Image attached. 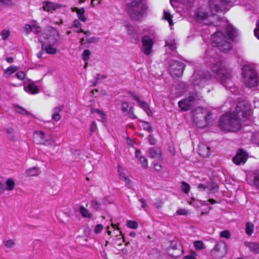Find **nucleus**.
Segmentation results:
<instances>
[{
    "label": "nucleus",
    "mask_w": 259,
    "mask_h": 259,
    "mask_svg": "<svg viewBox=\"0 0 259 259\" xmlns=\"http://www.w3.org/2000/svg\"><path fill=\"white\" fill-rule=\"evenodd\" d=\"M90 55H91L90 51L88 49H85L83 51V52L81 55V58L84 61H88L90 59Z\"/></svg>",
    "instance_id": "obj_42"
},
{
    "label": "nucleus",
    "mask_w": 259,
    "mask_h": 259,
    "mask_svg": "<svg viewBox=\"0 0 259 259\" xmlns=\"http://www.w3.org/2000/svg\"><path fill=\"white\" fill-rule=\"evenodd\" d=\"M31 27L32 28V32L35 34H38L41 31V27L38 25V23L35 20H32L30 22Z\"/></svg>",
    "instance_id": "obj_31"
},
{
    "label": "nucleus",
    "mask_w": 259,
    "mask_h": 259,
    "mask_svg": "<svg viewBox=\"0 0 259 259\" xmlns=\"http://www.w3.org/2000/svg\"><path fill=\"white\" fill-rule=\"evenodd\" d=\"M177 213L179 215H186L188 214V211L186 209L182 208L177 210Z\"/></svg>",
    "instance_id": "obj_58"
},
{
    "label": "nucleus",
    "mask_w": 259,
    "mask_h": 259,
    "mask_svg": "<svg viewBox=\"0 0 259 259\" xmlns=\"http://www.w3.org/2000/svg\"><path fill=\"white\" fill-rule=\"evenodd\" d=\"M254 33L255 37L259 39V25L257 28L254 30Z\"/></svg>",
    "instance_id": "obj_64"
},
{
    "label": "nucleus",
    "mask_w": 259,
    "mask_h": 259,
    "mask_svg": "<svg viewBox=\"0 0 259 259\" xmlns=\"http://www.w3.org/2000/svg\"><path fill=\"white\" fill-rule=\"evenodd\" d=\"M134 108L133 107H131L130 108V110H129V112H130V114H129V117L131 118H133V119H135L136 118V116L135 115L134 113Z\"/></svg>",
    "instance_id": "obj_61"
},
{
    "label": "nucleus",
    "mask_w": 259,
    "mask_h": 259,
    "mask_svg": "<svg viewBox=\"0 0 259 259\" xmlns=\"http://www.w3.org/2000/svg\"><path fill=\"white\" fill-rule=\"evenodd\" d=\"M17 112L22 115H28L29 113L27 111H26L25 109L21 107L17 106Z\"/></svg>",
    "instance_id": "obj_50"
},
{
    "label": "nucleus",
    "mask_w": 259,
    "mask_h": 259,
    "mask_svg": "<svg viewBox=\"0 0 259 259\" xmlns=\"http://www.w3.org/2000/svg\"><path fill=\"white\" fill-rule=\"evenodd\" d=\"M35 140L36 143L39 144H44L46 146L51 145L54 140L49 136H45L42 132H35Z\"/></svg>",
    "instance_id": "obj_12"
},
{
    "label": "nucleus",
    "mask_w": 259,
    "mask_h": 259,
    "mask_svg": "<svg viewBox=\"0 0 259 259\" xmlns=\"http://www.w3.org/2000/svg\"><path fill=\"white\" fill-rule=\"evenodd\" d=\"M227 252L226 243L220 241L211 251V255L213 259H221Z\"/></svg>",
    "instance_id": "obj_9"
},
{
    "label": "nucleus",
    "mask_w": 259,
    "mask_h": 259,
    "mask_svg": "<svg viewBox=\"0 0 259 259\" xmlns=\"http://www.w3.org/2000/svg\"><path fill=\"white\" fill-rule=\"evenodd\" d=\"M210 77V74L209 72L205 73V75L202 71H197L194 73L192 76V80H193V83L195 85H198L200 81L203 79H209Z\"/></svg>",
    "instance_id": "obj_18"
},
{
    "label": "nucleus",
    "mask_w": 259,
    "mask_h": 259,
    "mask_svg": "<svg viewBox=\"0 0 259 259\" xmlns=\"http://www.w3.org/2000/svg\"><path fill=\"white\" fill-rule=\"evenodd\" d=\"M212 45L217 48V50L213 51L208 49L205 52V57L211 63V70L215 74V77L225 87L227 79V71L225 68V62L222 58L215 55V52L226 53L227 50V37L224 33L222 31H217L211 36Z\"/></svg>",
    "instance_id": "obj_1"
},
{
    "label": "nucleus",
    "mask_w": 259,
    "mask_h": 259,
    "mask_svg": "<svg viewBox=\"0 0 259 259\" xmlns=\"http://www.w3.org/2000/svg\"><path fill=\"white\" fill-rule=\"evenodd\" d=\"M127 33L131 41L134 44L139 41V36L135 28L133 26L128 27Z\"/></svg>",
    "instance_id": "obj_21"
},
{
    "label": "nucleus",
    "mask_w": 259,
    "mask_h": 259,
    "mask_svg": "<svg viewBox=\"0 0 259 259\" xmlns=\"http://www.w3.org/2000/svg\"><path fill=\"white\" fill-rule=\"evenodd\" d=\"M7 134V137L9 140L14 141L16 140V137L14 134V129L11 127H8L5 130Z\"/></svg>",
    "instance_id": "obj_34"
},
{
    "label": "nucleus",
    "mask_w": 259,
    "mask_h": 259,
    "mask_svg": "<svg viewBox=\"0 0 259 259\" xmlns=\"http://www.w3.org/2000/svg\"><path fill=\"white\" fill-rule=\"evenodd\" d=\"M138 104L139 107L143 109L148 116H150L152 114L149 106L145 102L140 100L138 102Z\"/></svg>",
    "instance_id": "obj_32"
},
{
    "label": "nucleus",
    "mask_w": 259,
    "mask_h": 259,
    "mask_svg": "<svg viewBox=\"0 0 259 259\" xmlns=\"http://www.w3.org/2000/svg\"><path fill=\"white\" fill-rule=\"evenodd\" d=\"M253 182L256 188L259 189V170L254 172Z\"/></svg>",
    "instance_id": "obj_39"
},
{
    "label": "nucleus",
    "mask_w": 259,
    "mask_h": 259,
    "mask_svg": "<svg viewBox=\"0 0 259 259\" xmlns=\"http://www.w3.org/2000/svg\"><path fill=\"white\" fill-rule=\"evenodd\" d=\"M148 6L145 0H135L127 6V11L131 18L136 21L141 20L146 14Z\"/></svg>",
    "instance_id": "obj_3"
},
{
    "label": "nucleus",
    "mask_w": 259,
    "mask_h": 259,
    "mask_svg": "<svg viewBox=\"0 0 259 259\" xmlns=\"http://www.w3.org/2000/svg\"><path fill=\"white\" fill-rule=\"evenodd\" d=\"M57 8V4L50 2H45L43 3V9L45 11H52L56 10Z\"/></svg>",
    "instance_id": "obj_27"
},
{
    "label": "nucleus",
    "mask_w": 259,
    "mask_h": 259,
    "mask_svg": "<svg viewBox=\"0 0 259 259\" xmlns=\"http://www.w3.org/2000/svg\"><path fill=\"white\" fill-rule=\"evenodd\" d=\"M193 244L196 250H202L204 248V244L201 241H195L193 242Z\"/></svg>",
    "instance_id": "obj_41"
},
{
    "label": "nucleus",
    "mask_w": 259,
    "mask_h": 259,
    "mask_svg": "<svg viewBox=\"0 0 259 259\" xmlns=\"http://www.w3.org/2000/svg\"><path fill=\"white\" fill-rule=\"evenodd\" d=\"M75 11L76 12L78 18L82 22H84L87 20V18L84 15L85 10L83 8H75Z\"/></svg>",
    "instance_id": "obj_30"
},
{
    "label": "nucleus",
    "mask_w": 259,
    "mask_h": 259,
    "mask_svg": "<svg viewBox=\"0 0 259 259\" xmlns=\"http://www.w3.org/2000/svg\"><path fill=\"white\" fill-rule=\"evenodd\" d=\"M181 189L183 192L186 194L188 193L190 189V185L184 181H183L181 183Z\"/></svg>",
    "instance_id": "obj_43"
},
{
    "label": "nucleus",
    "mask_w": 259,
    "mask_h": 259,
    "mask_svg": "<svg viewBox=\"0 0 259 259\" xmlns=\"http://www.w3.org/2000/svg\"><path fill=\"white\" fill-rule=\"evenodd\" d=\"M92 113H97L98 114L101 118L102 119H104L106 118V114L101 110L98 109H92L91 110Z\"/></svg>",
    "instance_id": "obj_44"
},
{
    "label": "nucleus",
    "mask_w": 259,
    "mask_h": 259,
    "mask_svg": "<svg viewBox=\"0 0 259 259\" xmlns=\"http://www.w3.org/2000/svg\"><path fill=\"white\" fill-rule=\"evenodd\" d=\"M103 226L101 224H98L94 229V233L96 234H99L101 232Z\"/></svg>",
    "instance_id": "obj_52"
},
{
    "label": "nucleus",
    "mask_w": 259,
    "mask_h": 259,
    "mask_svg": "<svg viewBox=\"0 0 259 259\" xmlns=\"http://www.w3.org/2000/svg\"><path fill=\"white\" fill-rule=\"evenodd\" d=\"M236 113L228 112V133H237L241 128L240 118Z\"/></svg>",
    "instance_id": "obj_6"
},
{
    "label": "nucleus",
    "mask_w": 259,
    "mask_h": 259,
    "mask_svg": "<svg viewBox=\"0 0 259 259\" xmlns=\"http://www.w3.org/2000/svg\"><path fill=\"white\" fill-rule=\"evenodd\" d=\"M7 187L6 189L9 191H12L15 186V182L12 179H8L7 180L6 182Z\"/></svg>",
    "instance_id": "obj_38"
},
{
    "label": "nucleus",
    "mask_w": 259,
    "mask_h": 259,
    "mask_svg": "<svg viewBox=\"0 0 259 259\" xmlns=\"http://www.w3.org/2000/svg\"><path fill=\"white\" fill-rule=\"evenodd\" d=\"M149 154L151 158L156 159L157 161L162 160L161 151L157 147H153L149 149Z\"/></svg>",
    "instance_id": "obj_19"
},
{
    "label": "nucleus",
    "mask_w": 259,
    "mask_h": 259,
    "mask_svg": "<svg viewBox=\"0 0 259 259\" xmlns=\"http://www.w3.org/2000/svg\"><path fill=\"white\" fill-rule=\"evenodd\" d=\"M40 171L38 167L34 166L25 171L24 174L26 177H35L39 175Z\"/></svg>",
    "instance_id": "obj_26"
},
{
    "label": "nucleus",
    "mask_w": 259,
    "mask_h": 259,
    "mask_svg": "<svg viewBox=\"0 0 259 259\" xmlns=\"http://www.w3.org/2000/svg\"><path fill=\"white\" fill-rule=\"evenodd\" d=\"M208 6L211 14L208 15L202 10L199 9L195 13V20L204 25H215V20L220 18L214 13L222 12L226 9L227 0H209Z\"/></svg>",
    "instance_id": "obj_2"
},
{
    "label": "nucleus",
    "mask_w": 259,
    "mask_h": 259,
    "mask_svg": "<svg viewBox=\"0 0 259 259\" xmlns=\"http://www.w3.org/2000/svg\"><path fill=\"white\" fill-rule=\"evenodd\" d=\"M238 37L239 33L237 29L228 22V39L236 43L238 41Z\"/></svg>",
    "instance_id": "obj_16"
},
{
    "label": "nucleus",
    "mask_w": 259,
    "mask_h": 259,
    "mask_svg": "<svg viewBox=\"0 0 259 259\" xmlns=\"http://www.w3.org/2000/svg\"><path fill=\"white\" fill-rule=\"evenodd\" d=\"M4 244L8 248H12L15 245V243L13 239H9L4 241Z\"/></svg>",
    "instance_id": "obj_48"
},
{
    "label": "nucleus",
    "mask_w": 259,
    "mask_h": 259,
    "mask_svg": "<svg viewBox=\"0 0 259 259\" xmlns=\"http://www.w3.org/2000/svg\"><path fill=\"white\" fill-rule=\"evenodd\" d=\"M198 152L201 156L206 157L210 155V148L206 144L201 143L198 145Z\"/></svg>",
    "instance_id": "obj_20"
},
{
    "label": "nucleus",
    "mask_w": 259,
    "mask_h": 259,
    "mask_svg": "<svg viewBox=\"0 0 259 259\" xmlns=\"http://www.w3.org/2000/svg\"><path fill=\"white\" fill-rule=\"evenodd\" d=\"M128 93L132 96V97L135 100L138 102V103L139 102V101L141 100L134 92L132 91H130Z\"/></svg>",
    "instance_id": "obj_60"
},
{
    "label": "nucleus",
    "mask_w": 259,
    "mask_h": 259,
    "mask_svg": "<svg viewBox=\"0 0 259 259\" xmlns=\"http://www.w3.org/2000/svg\"><path fill=\"white\" fill-rule=\"evenodd\" d=\"M230 92L233 94V95H237L239 93L238 89L236 87H230Z\"/></svg>",
    "instance_id": "obj_62"
},
{
    "label": "nucleus",
    "mask_w": 259,
    "mask_h": 259,
    "mask_svg": "<svg viewBox=\"0 0 259 259\" xmlns=\"http://www.w3.org/2000/svg\"><path fill=\"white\" fill-rule=\"evenodd\" d=\"M42 38L45 41L58 42L60 39L58 32L52 27H48L42 33Z\"/></svg>",
    "instance_id": "obj_10"
},
{
    "label": "nucleus",
    "mask_w": 259,
    "mask_h": 259,
    "mask_svg": "<svg viewBox=\"0 0 259 259\" xmlns=\"http://www.w3.org/2000/svg\"><path fill=\"white\" fill-rule=\"evenodd\" d=\"M198 188L201 191L215 193L218 191L219 187L216 183L213 182H207L205 184H200Z\"/></svg>",
    "instance_id": "obj_14"
},
{
    "label": "nucleus",
    "mask_w": 259,
    "mask_h": 259,
    "mask_svg": "<svg viewBox=\"0 0 259 259\" xmlns=\"http://www.w3.org/2000/svg\"><path fill=\"white\" fill-rule=\"evenodd\" d=\"M242 77L243 82L247 88H254L258 84L259 77L255 70L250 65L243 66Z\"/></svg>",
    "instance_id": "obj_4"
},
{
    "label": "nucleus",
    "mask_w": 259,
    "mask_h": 259,
    "mask_svg": "<svg viewBox=\"0 0 259 259\" xmlns=\"http://www.w3.org/2000/svg\"><path fill=\"white\" fill-rule=\"evenodd\" d=\"M227 115L224 114L222 115L219 119L218 126L221 130L226 131L227 130Z\"/></svg>",
    "instance_id": "obj_28"
},
{
    "label": "nucleus",
    "mask_w": 259,
    "mask_h": 259,
    "mask_svg": "<svg viewBox=\"0 0 259 259\" xmlns=\"http://www.w3.org/2000/svg\"><path fill=\"white\" fill-rule=\"evenodd\" d=\"M79 212L82 217L84 218H91L92 217V214L83 206L79 207Z\"/></svg>",
    "instance_id": "obj_35"
},
{
    "label": "nucleus",
    "mask_w": 259,
    "mask_h": 259,
    "mask_svg": "<svg viewBox=\"0 0 259 259\" xmlns=\"http://www.w3.org/2000/svg\"><path fill=\"white\" fill-rule=\"evenodd\" d=\"M199 99V96L196 93L190 94L189 96L179 102V107L183 111L191 110L196 102Z\"/></svg>",
    "instance_id": "obj_7"
},
{
    "label": "nucleus",
    "mask_w": 259,
    "mask_h": 259,
    "mask_svg": "<svg viewBox=\"0 0 259 259\" xmlns=\"http://www.w3.org/2000/svg\"><path fill=\"white\" fill-rule=\"evenodd\" d=\"M3 39H7L10 35V31L7 30H3L1 33Z\"/></svg>",
    "instance_id": "obj_53"
},
{
    "label": "nucleus",
    "mask_w": 259,
    "mask_h": 259,
    "mask_svg": "<svg viewBox=\"0 0 259 259\" xmlns=\"http://www.w3.org/2000/svg\"><path fill=\"white\" fill-rule=\"evenodd\" d=\"M140 162L143 168H146L148 166V161L144 156H140Z\"/></svg>",
    "instance_id": "obj_47"
},
{
    "label": "nucleus",
    "mask_w": 259,
    "mask_h": 259,
    "mask_svg": "<svg viewBox=\"0 0 259 259\" xmlns=\"http://www.w3.org/2000/svg\"><path fill=\"white\" fill-rule=\"evenodd\" d=\"M126 225L128 228L134 229H136L138 226V223L133 221H127Z\"/></svg>",
    "instance_id": "obj_46"
},
{
    "label": "nucleus",
    "mask_w": 259,
    "mask_h": 259,
    "mask_svg": "<svg viewBox=\"0 0 259 259\" xmlns=\"http://www.w3.org/2000/svg\"><path fill=\"white\" fill-rule=\"evenodd\" d=\"M184 67L185 65L183 63L178 61H172L168 70L171 76L179 77L182 74Z\"/></svg>",
    "instance_id": "obj_11"
},
{
    "label": "nucleus",
    "mask_w": 259,
    "mask_h": 259,
    "mask_svg": "<svg viewBox=\"0 0 259 259\" xmlns=\"http://www.w3.org/2000/svg\"><path fill=\"white\" fill-rule=\"evenodd\" d=\"M254 230V225L252 223L247 222L245 224V233L248 235L251 236Z\"/></svg>",
    "instance_id": "obj_36"
},
{
    "label": "nucleus",
    "mask_w": 259,
    "mask_h": 259,
    "mask_svg": "<svg viewBox=\"0 0 259 259\" xmlns=\"http://www.w3.org/2000/svg\"><path fill=\"white\" fill-rule=\"evenodd\" d=\"M17 78L20 80H23L25 79V75L23 71H18L15 75Z\"/></svg>",
    "instance_id": "obj_51"
},
{
    "label": "nucleus",
    "mask_w": 259,
    "mask_h": 259,
    "mask_svg": "<svg viewBox=\"0 0 259 259\" xmlns=\"http://www.w3.org/2000/svg\"><path fill=\"white\" fill-rule=\"evenodd\" d=\"M196 255V253L194 252H193L191 254H188L186 256H185L184 257V259H197L195 257V256Z\"/></svg>",
    "instance_id": "obj_59"
},
{
    "label": "nucleus",
    "mask_w": 259,
    "mask_h": 259,
    "mask_svg": "<svg viewBox=\"0 0 259 259\" xmlns=\"http://www.w3.org/2000/svg\"><path fill=\"white\" fill-rule=\"evenodd\" d=\"M193 115L194 122L200 128L206 127L211 122V113L206 109L198 107Z\"/></svg>",
    "instance_id": "obj_5"
},
{
    "label": "nucleus",
    "mask_w": 259,
    "mask_h": 259,
    "mask_svg": "<svg viewBox=\"0 0 259 259\" xmlns=\"http://www.w3.org/2000/svg\"><path fill=\"white\" fill-rule=\"evenodd\" d=\"M18 69V67L16 66L11 65L7 68L4 71V75L6 77H8L9 75L14 73Z\"/></svg>",
    "instance_id": "obj_33"
},
{
    "label": "nucleus",
    "mask_w": 259,
    "mask_h": 259,
    "mask_svg": "<svg viewBox=\"0 0 259 259\" xmlns=\"http://www.w3.org/2000/svg\"><path fill=\"white\" fill-rule=\"evenodd\" d=\"M248 157V153L243 149H239L235 156L232 158L233 162L237 164H244Z\"/></svg>",
    "instance_id": "obj_15"
},
{
    "label": "nucleus",
    "mask_w": 259,
    "mask_h": 259,
    "mask_svg": "<svg viewBox=\"0 0 259 259\" xmlns=\"http://www.w3.org/2000/svg\"><path fill=\"white\" fill-rule=\"evenodd\" d=\"M99 41V38L96 37H92L88 39L87 42L88 43H97Z\"/></svg>",
    "instance_id": "obj_57"
},
{
    "label": "nucleus",
    "mask_w": 259,
    "mask_h": 259,
    "mask_svg": "<svg viewBox=\"0 0 259 259\" xmlns=\"http://www.w3.org/2000/svg\"><path fill=\"white\" fill-rule=\"evenodd\" d=\"M163 19L167 20L170 25L173 24L171 15L165 10L163 11Z\"/></svg>",
    "instance_id": "obj_40"
},
{
    "label": "nucleus",
    "mask_w": 259,
    "mask_h": 259,
    "mask_svg": "<svg viewBox=\"0 0 259 259\" xmlns=\"http://www.w3.org/2000/svg\"><path fill=\"white\" fill-rule=\"evenodd\" d=\"M25 91L32 95H35L39 92V90L37 85H35L34 82L29 83L27 88L24 87Z\"/></svg>",
    "instance_id": "obj_25"
},
{
    "label": "nucleus",
    "mask_w": 259,
    "mask_h": 259,
    "mask_svg": "<svg viewBox=\"0 0 259 259\" xmlns=\"http://www.w3.org/2000/svg\"><path fill=\"white\" fill-rule=\"evenodd\" d=\"M246 246L249 250L255 253H259V243L256 242H247L246 243Z\"/></svg>",
    "instance_id": "obj_29"
},
{
    "label": "nucleus",
    "mask_w": 259,
    "mask_h": 259,
    "mask_svg": "<svg viewBox=\"0 0 259 259\" xmlns=\"http://www.w3.org/2000/svg\"><path fill=\"white\" fill-rule=\"evenodd\" d=\"M81 24L77 19L75 20L72 23V27L76 28L77 32H83V31L81 28Z\"/></svg>",
    "instance_id": "obj_37"
},
{
    "label": "nucleus",
    "mask_w": 259,
    "mask_h": 259,
    "mask_svg": "<svg viewBox=\"0 0 259 259\" xmlns=\"http://www.w3.org/2000/svg\"><path fill=\"white\" fill-rule=\"evenodd\" d=\"M57 42L51 41H44L41 43V49L48 54L54 55L56 53L57 50L55 47Z\"/></svg>",
    "instance_id": "obj_17"
},
{
    "label": "nucleus",
    "mask_w": 259,
    "mask_h": 259,
    "mask_svg": "<svg viewBox=\"0 0 259 259\" xmlns=\"http://www.w3.org/2000/svg\"><path fill=\"white\" fill-rule=\"evenodd\" d=\"M142 50L144 54L149 55L151 53L154 40L153 38L148 35H144L142 39Z\"/></svg>",
    "instance_id": "obj_13"
},
{
    "label": "nucleus",
    "mask_w": 259,
    "mask_h": 259,
    "mask_svg": "<svg viewBox=\"0 0 259 259\" xmlns=\"http://www.w3.org/2000/svg\"><path fill=\"white\" fill-rule=\"evenodd\" d=\"M166 52L171 53L176 49V44L174 39H170L165 41Z\"/></svg>",
    "instance_id": "obj_24"
},
{
    "label": "nucleus",
    "mask_w": 259,
    "mask_h": 259,
    "mask_svg": "<svg viewBox=\"0 0 259 259\" xmlns=\"http://www.w3.org/2000/svg\"><path fill=\"white\" fill-rule=\"evenodd\" d=\"M63 106L56 107L52 110V119L55 121H58L61 118L60 113L63 110Z\"/></svg>",
    "instance_id": "obj_23"
},
{
    "label": "nucleus",
    "mask_w": 259,
    "mask_h": 259,
    "mask_svg": "<svg viewBox=\"0 0 259 259\" xmlns=\"http://www.w3.org/2000/svg\"><path fill=\"white\" fill-rule=\"evenodd\" d=\"M144 125L143 127L145 130L147 131L149 133H151L152 132V127L150 125L149 122L143 121Z\"/></svg>",
    "instance_id": "obj_54"
},
{
    "label": "nucleus",
    "mask_w": 259,
    "mask_h": 259,
    "mask_svg": "<svg viewBox=\"0 0 259 259\" xmlns=\"http://www.w3.org/2000/svg\"><path fill=\"white\" fill-rule=\"evenodd\" d=\"M120 179L123 180L126 184H127L128 185H131L132 182L128 178H127V177H125L124 176H122V175H120Z\"/></svg>",
    "instance_id": "obj_55"
},
{
    "label": "nucleus",
    "mask_w": 259,
    "mask_h": 259,
    "mask_svg": "<svg viewBox=\"0 0 259 259\" xmlns=\"http://www.w3.org/2000/svg\"><path fill=\"white\" fill-rule=\"evenodd\" d=\"M129 107L128 104L127 102H124L121 104V110L124 112L127 111Z\"/></svg>",
    "instance_id": "obj_56"
},
{
    "label": "nucleus",
    "mask_w": 259,
    "mask_h": 259,
    "mask_svg": "<svg viewBox=\"0 0 259 259\" xmlns=\"http://www.w3.org/2000/svg\"><path fill=\"white\" fill-rule=\"evenodd\" d=\"M97 128V127L96 122L95 121H93L90 127V133L91 135L96 131Z\"/></svg>",
    "instance_id": "obj_49"
},
{
    "label": "nucleus",
    "mask_w": 259,
    "mask_h": 259,
    "mask_svg": "<svg viewBox=\"0 0 259 259\" xmlns=\"http://www.w3.org/2000/svg\"><path fill=\"white\" fill-rule=\"evenodd\" d=\"M23 33L26 34V35L29 34L30 32H32V28L31 27V23L30 24H26L24 25V26L22 28Z\"/></svg>",
    "instance_id": "obj_45"
},
{
    "label": "nucleus",
    "mask_w": 259,
    "mask_h": 259,
    "mask_svg": "<svg viewBox=\"0 0 259 259\" xmlns=\"http://www.w3.org/2000/svg\"><path fill=\"white\" fill-rule=\"evenodd\" d=\"M237 115L243 119H248L250 115V108L249 104L244 101L238 103L236 108Z\"/></svg>",
    "instance_id": "obj_8"
},
{
    "label": "nucleus",
    "mask_w": 259,
    "mask_h": 259,
    "mask_svg": "<svg viewBox=\"0 0 259 259\" xmlns=\"http://www.w3.org/2000/svg\"><path fill=\"white\" fill-rule=\"evenodd\" d=\"M103 199L98 200L97 198L93 199L90 201L89 204L91 207L95 210L99 211L101 209Z\"/></svg>",
    "instance_id": "obj_22"
},
{
    "label": "nucleus",
    "mask_w": 259,
    "mask_h": 259,
    "mask_svg": "<svg viewBox=\"0 0 259 259\" xmlns=\"http://www.w3.org/2000/svg\"><path fill=\"white\" fill-rule=\"evenodd\" d=\"M139 201H140L141 203H142V205H141L142 208L145 209L146 206H147L146 200H145L143 198H142V199H140L139 200Z\"/></svg>",
    "instance_id": "obj_63"
}]
</instances>
